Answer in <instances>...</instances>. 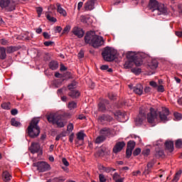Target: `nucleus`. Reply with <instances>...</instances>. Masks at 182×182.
<instances>
[{"mask_svg":"<svg viewBox=\"0 0 182 182\" xmlns=\"http://www.w3.org/2000/svg\"><path fill=\"white\" fill-rule=\"evenodd\" d=\"M114 116H116V117H117V119L118 120H119V122H124L122 119H125L126 118V114L122 113L120 111H117V112H115Z\"/></svg>","mask_w":182,"mask_h":182,"instance_id":"obj_19","label":"nucleus"},{"mask_svg":"<svg viewBox=\"0 0 182 182\" xmlns=\"http://www.w3.org/2000/svg\"><path fill=\"white\" fill-rule=\"evenodd\" d=\"M55 181H58V182H63V181H65V178H62V177L56 178H55Z\"/></svg>","mask_w":182,"mask_h":182,"instance_id":"obj_63","label":"nucleus"},{"mask_svg":"<svg viewBox=\"0 0 182 182\" xmlns=\"http://www.w3.org/2000/svg\"><path fill=\"white\" fill-rule=\"evenodd\" d=\"M157 90H158V92L163 93V92H164V86H163V85L158 86Z\"/></svg>","mask_w":182,"mask_h":182,"instance_id":"obj_51","label":"nucleus"},{"mask_svg":"<svg viewBox=\"0 0 182 182\" xmlns=\"http://www.w3.org/2000/svg\"><path fill=\"white\" fill-rule=\"evenodd\" d=\"M127 58L129 59V60H135V59H137L139 56H137V54H136L135 52L131 51L127 54Z\"/></svg>","mask_w":182,"mask_h":182,"instance_id":"obj_16","label":"nucleus"},{"mask_svg":"<svg viewBox=\"0 0 182 182\" xmlns=\"http://www.w3.org/2000/svg\"><path fill=\"white\" fill-rule=\"evenodd\" d=\"M41 149V145L38 143H32L30 147V150L33 154L38 153Z\"/></svg>","mask_w":182,"mask_h":182,"instance_id":"obj_15","label":"nucleus"},{"mask_svg":"<svg viewBox=\"0 0 182 182\" xmlns=\"http://www.w3.org/2000/svg\"><path fill=\"white\" fill-rule=\"evenodd\" d=\"M165 146H166V149L168 150V151H170V153H171V151H173V150H174V144L171 141H167L165 143Z\"/></svg>","mask_w":182,"mask_h":182,"instance_id":"obj_18","label":"nucleus"},{"mask_svg":"<svg viewBox=\"0 0 182 182\" xmlns=\"http://www.w3.org/2000/svg\"><path fill=\"white\" fill-rule=\"evenodd\" d=\"M1 106L4 110H10V109H11V102H4V103L1 104Z\"/></svg>","mask_w":182,"mask_h":182,"instance_id":"obj_30","label":"nucleus"},{"mask_svg":"<svg viewBox=\"0 0 182 182\" xmlns=\"http://www.w3.org/2000/svg\"><path fill=\"white\" fill-rule=\"evenodd\" d=\"M142 154L144 156H149V154H150V149H144L143 151H142Z\"/></svg>","mask_w":182,"mask_h":182,"instance_id":"obj_48","label":"nucleus"},{"mask_svg":"<svg viewBox=\"0 0 182 182\" xmlns=\"http://www.w3.org/2000/svg\"><path fill=\"white\" fill-rule=\"evenodd\" d=\"M57 11L58 12L59 14L62 15L63 16H67L68 13H66V10L63 9L60 4H57Z\"/></svg>","mask_w":182,"mask_h":182,"instance_id":"obj_20","label":"nucleus"},{"mask_svg":"<svg viewBox=\"0 0 182 182\" xmlns=\"http://www.w3.org/2000/svg\"><path fill=\"white\" fill-rule=\"evenodd\" d=\"M146 114L147 117H146ZM168 114H170V111L166 107H163L161 112H159L150 106H143L139 109V114L135 119V123L136 126H141L143 122H145L146 119H147L148 123L154 124L159 120V117L161 122L166 123V122L170 120Z\"/></svg>","mask_w":182,"mask_h":182,"instance_id":"obj_1","label":"nucleus"},{"mask_svg":"<svg viewBox=\"0 0 182 182\" xmlns=\"http://www.w3.org/2000/svg\"><path fill=\"white\" fill-rule=\"evenodd\" d=\"M43 35V36L46 39H50V36L47 32H44Z\"/></svg>","mask_w":182,"mask_h":182,"instance_id":"obj_62","label":"nucleus"},{"mask_svg":"<svg viewBox=\"0 0 182 182\" xmlns=\"http://www.w3.org/2000/svg\"><path fill=\"white\" fill-rule=\"evenodd\" d=\"M131 71L135 75H139V73H141V69L140 68H132Z\"/></svg>","mask_w":182,"mask_h":182,"instance_id":"obj_36","label":"nucleus"},{"mask_svg":"<svg viewBox=\"0 0 182 182\" xmlns=\"http://www.w3.org/2000/svg\"><path fill=\"white\" fill-rule=\"evenodd\" d=\"M150 171H151V168H149V166H146L145 168L144 171V174H145V176H146V174H149L150 173Z\"/></svg>","mask_w":182,"mask_h":182,"instance_id":"obj_47","label":"nucleus"},{"mask_svg":"<svg viewBox=\"0 0 182 182\" xmlns=\"http://www.w3.org/2000/svg\"><path fill=\"white\" fill-rule=\"evenodd\" d=\"M11 113L12 116H16V114H18V109H11Z\"/></svg>","mask_w":182,"mask_h":182,"instance_id":"obj_58","label":"nucleus"},{"mask_svg":"<svg viewBox=\"0 0 182 182\" xmlns=\"http://www.w3.org/2000/svg\"><path fill=\"white\" fill-rule=\"evenodd\" d=\"M46 18L50 22H56V18L50 16V15L47 14Z\"/></svg>","mask_w":182,"mask_h":182,"instance_id":"obj_38","label":"nucleus"},{"mask_svg":"<svg viewBox=\"0 0 182 182\" xmlns=\"http://www.w3.org/2000/svg\"><path fill=\"white\" fill-rule=\"evenodd\" d=\"M148 9L152 12L154 16L166 15L167 14V7L164 4L159 3L157 0H149Z\"/></svg>","mask_w":182,"mask_h":182,"instance_id":"obj_3","label":"nucleus"},{"mask_svg":"<svg viewBox=\"0 0 182 182\" xmlns=\"http://www.w3.org/2000/svg\"><path fill=\"white\" fill-rule=\"evenodd\" d=\"M176 36H178V38H181L182 37V31H176Z\"/></svg>","mask_w":182,"mask_h":182,"instance_id":"obj_64","label":"nucleus"},{"mask_svg":"<svg viewBox=\"0 0 182 182\" xmlns=\"http://www.w3.org/2000/svg\"><path fill=\"white\" fill-rule=\"evenodd\" d=\"M134 147H136V142L134 141H129L127 144V148L129 150H134Z\"/></svg>","mask_w":182,"mask_h":182,"instance_id":"obj_27","label":"nucleus"},{"mask_svg":"<svg viewBox=\"0 0 182 182\" xmlns=\"http://www.w3.org/2000/svg\"><path fill=\"white\" fill-rule=\"evenodd\" d=\"M100 182H106V178L105 177V175L100 174L99 175Z\"/></svg>","mask_w":182,"mask_h":182,"instance_id":"obj_44","label":"nucleus"},{"mask_svg":"<svg viewBox=\"0 0 182 182\" xmlns=\"http://www.w3.org/2000/svg\"><path fill=\"white\" fill-rule=\"evenodd\" d=\"M175 146H176V149H181V147H182V141H181V139L176 140Z\"/></svg>","mask_w":182,"mask_h":182,"instance_id":"obj_34","label":"nucleus"},{"mask_svg":"<svg viewBox=\"0 0 182 182\" xmlns=\"http://www.w3.org/2000/svg\"><path fill=\"white\" fill-rule=\"evenodd\" d=\"M75 139V134H71L69 136V141L70 143H73V140Z\"/></svg>","mask_w":182,"mask_h":182,"instance_id":"obj_55","label":"nucleus"},{"mask_svg":"<svg viewBox=\"0 0 182 182\" xmlns=\"http://www.w3.org/2000/svg\"><path fill=\"white\" fill-rule=\"evenodd\" d=\"M68 95L70 97H73V99H76V97H79L80 96V92L77 90H73Z\"/></svg>","mask_w":182,"mask_h":182,"instance_id":"obj_22","label":"nucleus"},{"mask_svg":"<svg viewBox=\"0 0 182 182\" xmlns=\"http://www.w3.org/2000/svg\"><path fill=\"white\" fill-rule=\"evenodd\" d=\"M129 87L131 88L136 95H143V85H141V84H137L135 87L129 85Z\"/></svg>","mask_w":182,"mask_h":182,"instance_id":"obj_10","label":"nucleus"},{"mask_svg":"<svg viewBox=\"0 0 182 182\" xmlns=\"http://www.w3.org/2000/svg\"><path fill=\"white\" fill-rule=\"evenodd\" d=\"M70 29H71L70 26H66L63 31V33H69V32L70 31Z\"/></svg>","mask_w":182,"mask_h":182,"instance_id":"obj_40","label":"nucleus"},{"mask_svg":"<svg viewBox=\"0 0 182 182\" xmlns=\"http://www.w3.org/2000/svg\"><path fill=\"white\" fill-rule=\"evenodd\" d=\"M112 120H113V117L107 114H102L98 117V122L102 124H106V123L112 122Z\"/></svg>","mask_w":182,"mask_h":182,"instance_id":"obj_9","label":"nucleus"},{"mask_svg":"<svg viewBox=\"0 0 182 182\" xmlns=\"http://www.w3.org/2000/svg\"><path fill=\"white\" fill-rule=\"evenodd\" d=\"M101 70H107L109 69V65H104L100 67Z\"/></svg>","mask_w":182,"mask_h":182,"instance_id":"obj_61","label":"nucleus"},{"mask_svg":"<svg viewBox=\"0 0 182 182\" xmlns=\"http://www.w3.org/2000/svg\"><path fill=\"white\" fill-rule=\"evenodd\" d=\"M11 126H14V127H21V122L16 121L15 118H12L11 119Z\"/></svg>","mask_w":182,"mask_h":182,"instance_id":"obj_26","label":"nucleus"},{"mask_svg":"<svg viewBox=\"0 0 182 182\" xmlns=\"http://www.w3.org/2000/svg\"><path fill=\"white\" fill-rule=\"evenodd\" d=\"M104 60L112 62L116 58V50L110 47H106L102 53Z\"/></svg>","mask_w":182,"mask_h":182,"instance_id":"obj_6","label":"nucleus"},{"mask_svg":"<svg viewBox=\"0 0 182 182\" xmlns=\"http://www.w3.org/2000/svg\"><path fill=\"white\" fill-rule=\"evenodd\" d=\"M76 87V82H73L71 84L68 85L69 90H73Z\"/></svg>","mask_w":182,"mask_h":182,"instance_id":"obj_39","label":"nucleus"},{"mask_svg":"<svg viewBox=\"0 0 182 182\" xmlns=\"http://www.w3.org/2000/svg\"><path fill=\"white\" fill-rule=\"evenodd\" d=\"M145 93H150L151 92V87H146L144 88Z\"/></svg>","mask_w":182,"mask_h":182,"instance_id":"obj_60","label":"nucleus"},{"mask_svg":"<svg viewBox=\"0 0 182 182\" xmlns=\"http://www.w3.org/2000/svg\"><path fill=\"white\" fill-rule=\"evenodd\" d=\"M124 68L125 69H131V68H133V61L130 60L129 61H126L124 65Z\"/></svg>","mask_w":182,"mask_h":182,"instance_id":"obj_29","label":"nucleus"},{"mask_svg":"<svg viewBox=\"0 0 182 182\" xmlns=\"http://www.w3.org/2000/svg\"><path fill=\"white\" fill-rule=\"evenodd\" d=\"M132 153H133V151L132 149H127L126 151V154H127V157H130L132 156Z\"/></svg>","mask_w":182,"mask_h":182,"instance_id":"obj_50","label":"nucleus"},{"mask_svg":"<svg viewBox=\"0 0 182 182\" xmlns=\"http://www.w3.org/2000/svg\"><path fill=\"white\" fill-rule=\"evenodd\" d=\"M181 174H182V171H181V169H180L179 171H178L176 173V174L172 180V182H178L180 180V177H181Z\"/></svg>","mask_w":182,"mask_h":182,"instance_id":"obj_25","label":"nucleus"},{"mask_svg":"<svg viewBox=\"0 0 182 182\" xmlns=\"http://www.w3.org/2000/svg\"><path fill=\"white\" fill-rule=\"evenodd\" d=\"M16 51V47L9 46L7 47L6 52L7 53H14Z\"/></svg>","mask_w":182,"mask_h":182,"instance_id":"obj_33","label":"nucleus"},{"mask_svg":"<svg viewBox=\"0 0 182 182\" xmlns=\"http://www.w3.org/2000/svg\"><path fill=\"white\" fill-rule=\"evenodd\" d=\"M108 97L109 99H110L111 100H114V99H116V95L113 93H109L108 95Z\"/></svg>","mask_w":182,"mask_h":182,"instance_id":"obj_52","label":"nucleus"},{"mask_svg":"<svg viewBox=\"0 0 182 182\" xmlns=\"http://www.w3.org/2000/svg\"><path fill=\"white\" fill-rule=\"evenodd\" d=\"M0 45H8V41L5 40V38L1 39Z\"/></svg>","mask_w":182,"mask_h":182,"instance_id":"obj_53","label":"nucleus"},{"mask_svg":"<svg viewBox=\"0 0 182 182\" xmlns=\"http://www.w3.org/2000/svg\"><path fill=\"white\" fill-rule=\"evenodd\" d=\"M85 41L93 48H100L105 45L103 37L96 35L95 31L87 32L85 36Z\"/></svg>","mask_w":182,"mask_h":182,"instance_id":"obj_2","label":"nucleus"},{"mask_svg":"<svg viewBox=\"0 0 182 182\" xmlns=\"http://www.w3.org/2000/svg\"><path fill=\"white\" fill-rule=\"evenodd\" d=\"M47 120L49 123L57 124L58 127H65V124L62 122V115L58 113L50 114L47 116Z\"/></svg>","mask_w":182,"mask_h":182,"instance_id":"obj_5","label":"nucleus"},{"mask_svg":"<svg viewBox=\"0 0 182 182\" xmlns=\"http://www.w3.org/2000/svg\"><path fill=\"white\" fill-rule=\"evenodd\" d=\"M174 117L176 120H181V119H182L181 114H180L178 112L174 113Z\"/></svg>","mask_w":182,"mask_h":182,"instance_id":"obj_42","label":"nucleus"},{"mask_svg":"<svg viewBox=\"0 0 182 182\" xmlns=\"http://www.w3.org/2000/svg\"><path fill=\"white\" fill-rule=\"evenodd\" d=\"M68 132H73V124L70 123L67 127Z\"/></svg>","mask_w":182,"mask_h":182,"instance_id":"obj_45","label":"nucleus"},{"mask_svg":"<svg viewBox=\"0 0 182 182\" xmlns=\"http://www.w3.org/2000/svg\"><path fill=\"white\" fill-rule=\"evenodd\" d=\"M0 8L6 9L7 12H12L15 11V3L11 0H0Z\"/></svg>","mask_w":182,"mask_h":182,"instance_id":"obj_7","label":"nucleus"},{"mask_svg":"<svg viewBox=\"0 0 182 182\" xmlns=\"http://www.w3.org/2000/svg\"><path fill=\"white\" fill-rule=\"evenodd\" d=\"M0 59L1 60L6 59V48L4 47H0Z\"/></svg>","mask_w":182,"mask_h":182,"instance_id":"obj_21","label":"nucleus"},{"mask_svg":"<svg viewBox=\"0 0 182 182\" xmlns=\"http://www.w3.org/2000/svg\"><path fill=\"white\" fill-rule=\"evenodd\" d=\"M158 67H159V63H157V61L156 60L152 61L151 65V69H157Z\"/></svg>","mask_w":182,"mask_h":182,"instance_id":"obj_37","label":"nucleus"},{"mask_svg":"<svg viewBox=\"0 0 182 182\" xmlns=\"http://www.w3.org/2000/svg\"><path fill=\"white\" fill-rule=\"evenodd\" d=\"M124 146H126V143H124V141L117 142L115 146L113 148L114 153L117 154L119 151H122Z\"/></svg>","mask_w":182,"mask_h":182,"instance_id":"obj_12","label":"nucleus"},{"mask_svg":"<svg viewBox=\"0 0 182 182\" xmlns=\"http://www.w3.org/2000/svg\"><path fill=\"white\" fill-rule=\"evenodd\" d=\"M164 155V152L163 151H159L158 152H156V156H157L158 157H162V156Z\"/></svg>","mask_w":182,"mask_h":182,"instance_id":"obj_57","label":"nucleus"},{"mask_svg":"<svg viewBox=\"0 0 182 182\" xmlns=\"http://www.w3.org/2000/svg\"><path fill=\"white\" fill-rule=\"evenodd\" d=\"M39 118H33L28 127V134L31 139L38 137L41 134V128L38 126Z\"/></svg>","mask_w":182,"mask_h":182,"instance_id":"obj_4","label":"nucleus"},{"mask_svg":"<svg viewBox=\"0 0 182 182\" xmlns=\"http://www.w3.org/2000/svg\"><path fill=\"white\" fill-rule=\"evenodd\" d=\"M62 161L64 166H65V167H69V161H68V159H66L65 158H63Z\"/></svg>","mask_w":182,"mask_h":182,"instance_id":"obj_49","label":"nucleus"},{"mask_svg":"<svg viewBox=\"0 0 182 182\" xmlns=\"http://www.w3.org/2000/svg\"><path fill=\"white\" fill-rule=\"evenodd\" d=\"M132 62L135 63L136 66H141V65H143V60H141V58H139L138 57H136L135 60H133Z\"/></svg>","mask_w":182,"mask_h":182,"instance_id":"obj_31","label":"nucleus"},{"mask_svg":"<svg viewBox=\"0 0 182 182\" xmlns=\"http://www.w3.org/2000/svg\"><path fill=\"white\" fill-rule=\"evenodd\" d=\"M112 133L110 132V129L103 128L100 130V134L104 136V137H109Z\"/></svg>","mask_w":182,"mask_h":182,"instance_id":"obj_17","label":"nucleus"},{"mask_svg":"<svg viewBox=\"0 0 182 182\" xmlns=\"http://www.w3.org/2000/svg\"><path fill=\"white\" fill-rule=\"evenodd\" d=\"M85 133L83 132H80L77 134V139L75 140V144L78 146H82L85 140Z\"/></svg>","mask_w":182,"mask_h":182,"instance_id":"obj_11","label":"nucleus"},{"mask_svg":"<svg viewBox=\"0 0 182 182\" xmlns=\"http://www.w3.org/2000/svg\"><path fill=\"white\" fill-rule=\"evenodd\" d=\"M132 139H139V143H141V138H140V136L133 134V135H132Z\"/></svg>","mask_w":182,"mask_h":182,"instance_id":"obj_59","label":"nucleus"},{"mask_svg":"<svg viewBox=\"0 0 182 182\" xmlns=\"http://www.w3.org/2000/svg\"><path fill=\"white\" fill-rule=\"evenodd\" d=\"M150 86H151V87H157V82H154V81H151L149 82Z\"/></svg>","mask_w":182,"mask_h":182,"instance_id":"obj_56","label":"nucleus"},{"mask_svg":"<svg viewBox=\"0 0 182 182\" xmlns=\"http://www.w3.org/2000/svg\"><path fill=\"white\" fill-rule=\"evenodd\" d=\"M36 11L38 15V18H41V15H42V12H43V9H42V7H38Z\"/></svg>","mask_w":182,"mask_h":182,"instance_id":"obj_43","label":"nucleus"},{"mask_svg":"<svg viewBox=\"0 0 182 182\" xmlns=\"http://www.w3.org/2000/svg\"><path fill=\"white\" fill-rule=\"evenodd\" d=\"M49 68L51 69V70H56V69L59 68V63H58L56 61H51L49 63Z\"/></svg>","mask_w":182,"mask_h":182,"instance_id":"obj_24","label":"nucleus"},{"mask_svg":"<svg viewBox=\"0 0 182 182\" xmlns=\"http://www.w3.org/2000/svg\"><path fill=\"white\" fill-rule=\"evenodd\" d=\"M105 140H106V137L105 136H100L98 137H97V139H95V143L97 144H100V143H103V141H105Z\"/></svg>","mask_w":182,"mask_h":182,"instance_id":"obj_28","label":"nucleus"},{"mask_svg":"<svg viewBox=\"0 0 182 182\" xmlns=\"http://www.w3.org/2000/svg\"><path fill=\"white\" fill-rule=\"evenodd\" d=\"M12 178V176L9 173L8 171H4L3 173V179L5 182L11 181V179Z\"/></svg>","mask_w":182,"mask_h":182,"instance_id":"obj_23","label":"nucleus"},{"mask_svg":"<svg viewBox=\"0 0 182 182\" xmlns=\"http://www.w3.org/2000/svg\"><path fill=\"white\" fill-rule=\"evenodd\" d=\"M72 32L73 35H75V36H77V38H83V36L85 35V31H83V29L79 27H74Z\"/></svg>","mask_w":182,"mask_h":182,"instance_id":"obj_13","label":"nucleus"},{"mask_svg":"<svg viewBox=\"0 0 182 182\" xmlns=\"http://www.w3.org/2000/svg\"><path fill=\"white\" fill-rule=\"evenodd\" d=\"M141 153V149L140 148H136L134 152H133V155L134 156H139V154Z\"/></svg>","mask_w":182,"mask_h":182,"instance_id":"obj_41","label":"nucleus"},{"mask_svg":"<svg viewBox=\"0 0 182 182\" xmlns=\"http://www.w3.org/2000/svg\"><path fill=\"white\" fill-rule=\"evenodd\" d=\"M98 109L100 112H106V105L103 102H101L98 105Z\"/></svg>","mask_w":182,"mask_h":182,"instance_id":"obj_32","label":"nucleus"},{"mask_svg":"<svg viewBox=\"0 0 182 182\" xmlns=\"http://www.w3.org/2000/svg\"><path fill=\"white\" fill-rule=\"evenodd\" d=\"M45 46H52L53 45V41H46L44 42Z\"/></svg>","mask_w":182,"mask_h":182,"instance_id":"obj_54","label":"nucleus"},{"mask_svg":"<svg viewBox=\"0 0 182 182\" xmlns=\"http://www.w3.org/2000/svg\"><path fill=\"white\" fill-rule=\"evenodd\" d=\"M77 107V104L75 102H71L68 104V108H70V110H72V109H76Z\"/></svg>","mask_w":182,"mask_h":182,"instance_id":"obj_35","label":"nucleus"},{"mask_svg":"<svg viewBox=\"0 0 182 182\" xmlns=\"http://www.w3.org/2000/svg\"><path fill=\"white\" fill-rule=\"evenodd\" d=\"M119 177H120V175H119V173H114L112 178H113V180H114V181H117V180L119 179Z\"/></svg>","mask_w":182,"mask_h":182,"instance_id":"obj_46","label":"nucleus"},{"mask_svg":"<svg viewBox=\"0 0 182 182\" xmlns=\"http://www.w3.org/2000/svg\"><path fill=\"white\" fill-rule=\"evenodd\" d=\"M95 4H96V0H88L85 4V11H93L95 9Z\"/></svg>","mask_w":182,"mask_h":182,"instance_id":"obj_14","label":"nucleus"},{"mask_svg":"<svg viewBox=\"0 0 182 182\" xmlns=\"http://www.w3.org/2000/svg\"><path fill=\"white\" fill-rule=\"evenodd\" d=\"M33 167H37L39 173H45V171H49L50 170V165L45 161H38L33 164Z\"/></svg>","mask_w":182,"mask_h":182,"instance_id":"obj_8","label":"nucleus"}]
</instances>
